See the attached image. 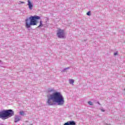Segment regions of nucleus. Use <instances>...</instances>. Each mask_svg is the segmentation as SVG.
<instances>
[{"label":"nucleus","instance_id":"1","mask_svg":"<svg viewBox=\"0 0 125 125\" xmlns=\"http://www.w3.org/2000/svg\"><path fill=\"white\" fill-rule=\"evenodd\" d=\"M48 92H53L52 94L47 96V103L49 106H53L55 104L62 106L64 105L65 103V100L63 95L61 93L58 92H55V89L54 88H51L48 90Z\"/></svg>","mask_w":125,"mask_h":125},{"label":"nucleus","instance_id":"2","mask_svg":"<svg viewBox=\"0 0 125 125\" xmlns=\"http://www.w3.org/2000/svg\"><path fill=\"white\" fill-rule=\"evenodd\" d=\"M41 19L40 16H32L25 20V27L27 29L31 26H36L38 24V20Z\"/></svg>","mask_w":125,"mask_h":125},{"label":"nucleus","instance_id":"3","mask_svg":"<svg viewBox=\"0 0 125 125\" xmlns=\"http://www.w3.org/2000/svg\"><path fill=\"white\" fill-rule=\"evenodd\" d=\"M14 116V111L12 109H8L0 112V119L6 118L7 117H12Z\"/></svg>","mask_w":125,"mask_h":125},{"label":"nucleus","instance_id":"4","mask_svg":"<svg viewBox=\"0 0 125 125\" xmlns=\"http://www.w3.org/2000/svg\"><path fill=\"white\" fill-rule=\"evenodd\" d=\"M57 35L59 39H63L65 38V31L63 29H58Z\"/></svg>","mask_w":125,"mask_h":125},{"label":"nucleus","instance_id":"5","mask_svg":"<svg viewBox=\"0 0 125 125\" xmlns=\"http://www.w3.org/2000/svg\"><path fill=\"white\" fill-rule=\"evenodd\" d=\"M63 125H76V122L73 121H69L64 123Z\"/></svg>","mask_w":125,"mask_h":125},{"label":"nucleus","instance_id":"6","mask_svg":"<svg viewBox=\"0 0 125 125\" xmlns=\"http://www.w3.org/2000/svg\"><path fill=\"white\" fill-rule=\"evenodd\" d=\"M21 120V117L19 115H16L15 117V123H18Z\"/></svg>","mask_w":125,"mask_h":125},{"label":"nucleus","instance_id":"7","mask_svg":"<svg viewBox=\"0 0 125 125\" xmlns=\"http://www.w3.org/2000/svg\"><path fill=\"white\" fill-rule=\"evenodd\" d=\"M28 5L29 6V8L30 10L33 9V8L34 7V5L33 4H32V3L31 2V1H30V0H28Z\"/></svg>","mask_w":125,"mask_h":125},{"label":"nucleus","instance_id":"8","mask_svg":"<svg viewBox=\"0 0 125 125\" xmlns=\"http://www.w3.org/2000/svg\"><path fill=\"white\" fill-rule=\"evenodd\" d=\"M70 84H72V85H74V83H75V81L73 79H69V80Z\"/></svg>","mask_w":125,"mask_h":125},{"label":"nucleus","instance_id":"9","mask_svg":"<svg viewBox=\"0 0 125 125\" xmlns=\"http://www.w3.org/2000/svg\"><path fill=\"white\" fill-rule=\"evenodd\" d=\"M42 26H43V25L42 24V21H41L40 25H39V26H38V28H41V27H42Z\"/></svg>","mask_w":125,"mask_h":125},{"label":"nucleus","instance_id":"10","mask_svg":"<svg viewBox=\"0 0 125 125\" xmlns=\"http://www.w3.org/2000/svg\"><path fill=\"white\" fill-rule=\"evenodd\" d=\"M68 69H70V67H68L67 68H64L62 70V72H66V70H68Z\"/></svg>","mask_w":125,"mask_h":125},{"label":"nucleus","instance_id":"11","mask_svg":"<svg viewBox=\"0 0 125 125\" xmlns=\"http://www.w3.org/2000/svg\"><path fill=\"white\" fill-rule=\"evenodd\" d=\"M88 104H89V105H90V106H92V105H93V103H92V102L89 101L88 102Z\"/></svg>","mask_w":125,"mask_h":125},{"label":"nucleus","instance_id":"12","mask_svg":"<svg viewBox=\"0 0 125 125\" xmlns=\"http://www.w3.org/2000/svg\"><path fill=\"white\" fill-rule=\"evenodd\" d=\"M20 115L21 116H24V111H21L20 112Z\"/></svg>","mask_w":125,"mask_h":125},{"label":"nucleus","instance_id":"13","mask_svg":"<svg viewBox=\"0 0 125 125\" xmlns=\"http://www.w3.org/2000/svg\"><path fill=\"white\" fill-rule=\"evenodd\" d=\"M118 51L114 52V56H116V55H118Z\"/></svg>","mask_w":125,"mask_h":125},{"label":"nucleus","instance_id":"14","mask_svg":"<svg viewBox=\"0 0 125 125\" xmlns=\"http://www.w3.org/2000/svg\"><path fill=\"white\" fill-rule=\"evenodd\" d=\"M100 110H101V111H102V112H105V110L103 108H100Z\"/></svg>","mask_w":125,"mask_h":125},{"label":"nucleus","instance_id":"15","mask_svg":"<svg viewBox=\"0 0 125 125\" xmlns=\"http://www.w3.org/2000/svg\"><path fill=\"white\" fill-rule=\"evenodd\" d=\"M87 15L88 16H90V11H89L87 13Z\"/></svg>","mask_w":125,"mask_h":125},{"label":"nucleus","instance_id":"16","mask_svg":"<svg viewBox=\"0 0 125 125\" xmlns=\"http://www.w3.org/2000/svg\"><path fill=\"white\" fill-rule=\"evenodd\" d=\"M98 104L100 105V103H99V102H98Z\"/></svg>","mask_w":125,"mask_h":125},{"label":"nucleus","instance_id":"17","mask_svg":"<svg viewBox=\"0 0 125 125\" xmlns=\"http://www.w3.org/2000/svg\"><path fill=\"white\" fill-rule=\"evenodd\" d=\"M21 3H24V2H23V1H21Z\"/></svg>","mask_w":125,"mask_h":125},{"label":"nucleus","instance_id":"18","mask_svg":"<svg viewBox=\"0 0 125 125\" xmlns=\"http://www.w3.org/2000/svg\"><path fill=\"white\" fill-rule=\"evenodd\" d=\"M1 60H0V63H1Z\"/></svg>","mask_w":125,"mask_h":125}]
</instances>
